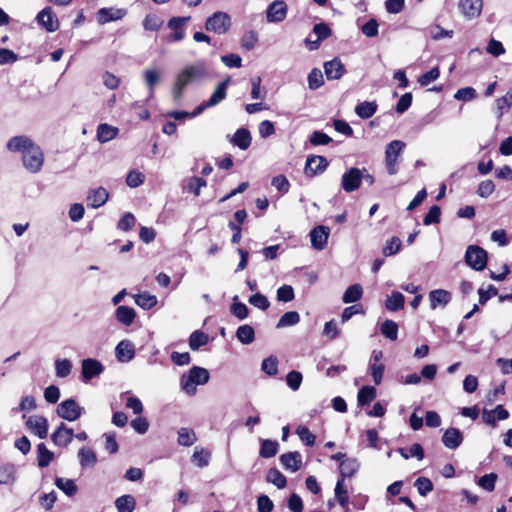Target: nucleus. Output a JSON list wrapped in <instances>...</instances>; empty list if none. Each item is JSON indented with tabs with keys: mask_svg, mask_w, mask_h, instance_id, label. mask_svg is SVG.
<instances>
[{
	"mask_svg": "<svg viewBox=\"0 0 512 512\" xmlns=\"http://www.w3.org/2000/svg\"><path fill=\"white\" fill-rule=\"evenodd\" d=\"M144 78L150 92V97H153L155 85L160 79L159 72L153 69L145 70Z\"/></svg>",
	"mask_w": 512,
	"mask_h": 512,
	"instance_id": "nucleus-54",
	"label": "nucleus"
},
{
	"mask_svg": "<svg viewBox=\"0 0 512 512\" xmlns=\"http://www.w3.org/2000/svg\"><path fill=\"white\" fill-rule=\"evenodd\" d=\"M163 24V21L154 14H148L143 22L144 28L148 31H157Z\"/></svg>",
	"mask_w": 512,
	"mask_h": 512,
	"instance_id": "nucleus-64",
	"label": "nucleus"
},
{
	"mask_svg": "<svg viewBox=\"0 0 512 512\" xmlns=\"http://www.w3.org/2000/svg\"><path fill=\"white\" fill-rule=\"evenodd\" d=\"M261 77L260 76H255L253 78H251V86H252V89H251V97L253 99H264L265 96H266V91L265 90H262L261 88Z\"/></svg>",
	"mask_w": 512,
	"mask_h": 512,
	"instance_id": "nucleus-58",
	"label": "nucleus"
},
{
	"mask_svg": "<svg viewBox=\"0 0 512 512\" xmlns=\"http://www.w3.org/2000/svg\"><path fill=\"white\" fill-rule=\"evenodd\" d=\"M251 134L250 131L246 128H239L230 139V142L240 148L241 150H246L251 145Z\"/></svg>",
	"mask_w": 512,
	"mask_h": 512,
	"instance_id": "nucleus-26",
	"label": "nucleus"
},
{
	"mask_svg": "<svg viewBox=\"0 0 512 512\" xmlns=\"http://www.w3.org/2000/svg\"><path fill=\"white\" fill-rule=\"evenodd\" d=\"M463 441V435L461 431L457 428H448L443 436L442 442L449 449L458 448Z\"/></svg>",
	"mask_w": 512,
	"mask_h": 512,
	"instance_id": "nucleus-24",
	"label": "nucleus"
},
{
	"mask_svg": "<svg viewBox=\"0 0 512 512\" xmlns=\"http://www.w3.org/2000/svg\"><path fill=\"white\" fill-rule=\"evenodd\" d=\"M313 32L317 35V39L315 40V45L310 46V50L317 49L320 42L331 34L330 28L325 23L316 24L313 28Z\"/></svg>",
	"mask_w": 512,
	"mask_h": 512,
	"instance_id": "nucleus-44",
	"label": "nucleus"
},
{
	"mask_svg": "<svg viewBox=\"0 0 512 512\" xmlns=\"http://www.w3.org/2000/svg\"><path fill=\"white\" fill-rule=\"evenodd\" d=\"M399 453L405 459L410 457H415L418 460H422L424 458V450L422 446L418 443L413 444L409 449L399 448Z\"/></svg>",
	"mask_w": 512,
	"mask_h": 512,
	"instance_id": "nucleus-47",
	"label": "nucleus"
},
{
	"mask_svg": "<svg viewBox=\"0 0 512 512\" xmlns=\"http://www.w3.org/2000/svg\"><path fill=\"white\" fill-rule=\"evenodd\" d=\"M211 454L205 449H196L192 455V461L200 468L209 465Z\"/></svg>",
	"mask_w": 512,
	"mask_h": 512,
	"instance_id": "nucleus-52",
	"label": "nucleus"
},
{
	"mask_svg": "<svg viewBox=\"0 0 512 512\" xmlns=\"http://www.w3.org/2000/svg\"><path fill=\"white\" fill-rule=\"evenodd\" d=\"M267 481L282 489L286 486V477L276 468H271L267 473Z\"/></svg>",
	"mask_w": 512,
	"mask_h": 512,
	"instance_id": "nucleus-48",
	"label": "nucleus"
},
{
	"mask_svg": "<svg viewBox=\"0 0 512 512\" xmlns=\"http://www.w3.org/2000/svg\"><path fill=\"white\" fill-rule=\"evenodd\" d=\"M405 298L400 292L394 291L386 299V308L390 311H397L403 308Z\"/></svg>",
	"mask_w": 512,
	"mask_h": 512,
	"instance_id": "nucleus-39",
	"label": "nucleus"
},
{
	"mask_svg": "<svg viewBox=\"0 0 512 512\" xmlns=\"http://www.w3.org/2000/svg\"><path fill=\"white\" fill-rule=\"evenodd\" d=\"M482 0H460L459 9L467 19L477 18L482 11Z\"/></svg>",
	"mask_w": 512,
	"mask_h": 512,
	"instance_id": "nucleus-16",
	"label": "nucleus"
},
{
	"mask_svg": "<svg viewBox=\"0 0 512 512\" xmlns=\"http://www.w3.org/2000/svg\"><path fill=\"white\" fill-rule=\"evenodd\" d=\"M280 462L286 470L296 472L302 464V456L299 452H288L280 456Z\"/></svg>",
	"mask_w": 512,
	"mask_h": 512,
	"instance_id": "nucleus-23",
	"label": "nucleus"
},
{
	"mask_svg": "<svg viewBox=\"0 0 512 512\" xmlns=\"http://www.w3.org/2000/svg\"><path fill=\"white\" fill-rule=\"evenodd\" d=\"M38 23L48 32H54L59 28V21L51 7H45L37 15Z\"/></svg>",
	"mask_w": 512,
	"mask_h": 512,
	"instance_id": "nucleus-13",
	"label": "nucleus"
},
{
	"mask_svg": "<svg viewBox=\"0 0 512 512\" xmlns=\"http://www.w3.org/2000/svg\"><path fill=\"white\" fill-rule=\"evenodd\" d=\"M401 247L400 238L394 236L390 240H388L383 248V254L385 256H392L396 254Z\"/></svg>",
	"mask_w": 512,
	"mask_h": 512,
	"instance_id": "nucleus-61",
	"label": "nucleus"
},
{
	"mask_svg": "<svg viewBox=\"0 0 512 512\" xmlns=\"http://www.w3.org/2000/svg\"><path fill=\"white\" fill-rule=\"evenodd\" d=\"M104 371V366L96 359L86 358L81 362V374L84 381H90Z\"/></svg>",
	"mask_w": 512,
	"mask_h": 512,
	"instance_id": "nucleus-10",
	"label": "nucleus"
},
{
	"mask_svg": "<svg viewBox=\"0 0 512 512\" xmlns=\"http://www.w3.org/2000/svg\"><path fill=\"white\" fill-rule=\"evenodd\" d=\"M236 338L244 345L251 344L255 339V332L252 326L241 325L236 330Z\"/></svg>",
	"mask_w": 512,
	"mask_h": 512,
	"instance_id": "nucleus-32",
	"label": "nucleus"
},
{
	"mask_svg": "<svg viewBox=\"0 0 512 512\" xmlns=\"http://www.w3.org/2000/svg\"><path fill=\"white\" fill-rule=\"evenodd\" d=\"M376 397V389L372 386L362 387L357 395L358 404L360 406L371 403Z\"/></svg>",
	"mask_w": 512,
	"mask_h": 512,
	"instance_id": "nucleus-41",
	"label": "nucleus"
},
{
	"mask_svg": "<svg viewBox=\"0 0 512 512\" xmlns=\"http://www.w3.org/2000/svg\"><path fill=\"white\" fill-rule=\"evenodd\" d=\"M343 479H339L335 487V497L342 508L347 509L348 507V494L347 490L343 487Z\"/></svg>",
	"mask_w": 512,
	"mask_h": 512,
	"instance_id": "nucleus-55",
	"label": "nucleus"
},
{
	"mask_svg": "<svg viewBox=\"0 0 512 512\" xmlns=\"http://www.w3.org/2000/svg\"><path fill=\"white\" fill-rule=\"evenodd\" d=\"M231 26V18L225 12H215L207 18L205 28L207 31H212L217 34L226 33Z\"/></svg>",
	"mask_w": 512,
	"mask_h": 512,
	"instance_id": "nucleus-5",
	"label": "nucleus"
},
{
	"mask_svg": "<svg viewBox=\"0 0 512 512\" xmlns=\"http://www.w3.org/2000/svg\"><path fill=\"white\" fill-rule=\"evenodd\" d=\"M53 458V452L48 450L44 443L37 445V462L39 467L45 468L49 466Z\"/></svg>",
	"mask_w": 512,
	"mask_h": 512,
	"instance_id": "nucleus-35",
	"label": "nucleus"
},
{
	"mask_svg": "<svg viewBox=\"0 0 512 512\" xmlns=\"http://www.w3.org/2000/svg\"><path fill=\"white\" fill-rule=\"evenodd\" d=\"M115 355L119 362L131 361L135 356L134 345L129 340L120 341L115 348Z\"/></svg>",
	"mask_w": 512,
	"mask_h": 512,
	"instance_id": "nucleus-20",
	"label": "nucleus"
},
{
	"mask_svg": "<svg viewBox=\"0 0 512 512\" xmlns=\"http://www.w3.org/2000/svg\"><path fill=\"white\" fill-rule=\"evenodd\" d=\"M287 15V6L283 1L272 2L266 11L267 21L270 23L282 22Z\"/></svg>",
	"mask_w": 512,
	"mask_h": 512,
	"instance_id": "nucleus-14",
	"label": "nucleus"
},
{
	"mask_svg": "<svg viewBox=\"0 0 512 512\" xmlns=\"http://www.w3.org/2000/svg\"><path fill=\"white\" fill-rule=\"evenodd\" d=\"M300 321V315L296 311H288L284 313L276 324L277 329L294 326Z\"/></svg>",
	"mask_w": 512,
	"mask_h": 512,
	"instance_id": "nucleus-38",
	"label": "nucleus"
},
{
	"mask_svg": "<svg viewBox=\"0 0 512 512\" xmlns=\"http://www.w3.org/2000/svg\"><path fill=\"white\" fill-rule=\"evenodd\" d=\"M135 303L143 309H151L157 304V297L148 293L134 296Z\"/></svg>",
	"mask_w": 512,
	"mask_h": 512,
	"instance_id": "nucleus-46",
	"label": "nucleus"
},
{
	"mask_svg": "<svg viewBox=\"0 0 512 512\" xmlns=\"http://www.w3.org/2000/svg\"><path fill=\"white\" fill-rule=\"evenodd\" d=\"M6 148L13 153L21 154L23 167L32 174H37L42 170L44 164V152L30 137L18 135L11 137Z\"/></svg>",
	"mask_w": 512,
	"mask_h": 512,
	"instance_id": "nucleus-1",
	"label": "nucleus"
},
{
	"mask_svg": "<svg viewBox=\"0 0 512 512\" xmlns=\"http://www.w3.org/2000/svg\"><path fill=\"white\" fill-rule=\"evenodd\" d=\"M359 468V463L355 459H345L340 463L341 479L353 476Z\"/></svg>",
	"mask_w": 512,
	"mask_h": 512,
	"instance_id": "nucleus-40",
	"label": "nucleus"
},
{
	"mask_svg": "<svg viewBox=\"0 0 512 512\" xmlns=\"http://www.w3.org/2000/svg\"><path fill=\"white\" fill-rule=\"evenodd\" d=\"M441 210L437 205H433L423 219V224L428 226L437 224L440 221Z\"/></svg>",
	"mask_w": 512,
	"mask_h": 512,
	"instance_id": "nucleus-60",
	"label": "nucleus"
},
{
	"mask_svg": "<svg viewBox=\"0 0 512 512\" xmlns=\"http://www.w3.org/2000/svg\"><path fill=\"white\" fill-rule=\"evenodd\" d=\"M451 299V293L444 289H435L429 292L430 308L432 310H435L438 307L444 308Z\"/></svg>",
	"mask_w": 512,
	"mask_h": 512,
	"instance_id": "nucleus-19",
	"label": "nucleus"
},
{
	"mask_svg": "<svg viewBox=\"0 0 512 512\" xmlns=\"http://www.w3.org/2000/svg\"><path fill=\"white\" fill-rule=\"evenodd\" d=\"M496 480L497 475L495 473L485 474L479 479L478 485L484 490L491 492L495 489Z\"/></svg>",
	"mask_w": 512,
	"mask_h": 512,
	"instance_id": "nucleus-62",
	"label": "nucleus"
},
{
	"mask_svg": "<svg viewBox=\"0 0 512 512\" xmlns=\"http://www.w3.org/2000/svg\"><path fill=\"white\" fill-rule=\"evenodd\" d=\"M119 129L117 127L108 125L106 123L100 124L97 128V139L101 143H106L113 140L118 135Z\"/></svg>",
	"mask_w": 512,
	"mask_h": 512,
	"instance_id": "nucleus-30",
	"label": "nucleus"
},
{
	"mask_svg": "<svg viewBox=\"0 0 512 512\" xmlns=\"http://www.w3.org/2000/svg\"><path fill=\"white\" fill-rule=\"evenodd\" d=\"M345 67L338 58L324 63V72L328 80H338L345 73Z\"/></svg>",
	"mask_w": 512,
	"mask_h": 512,
	"instance_id": "nucleus-21",
	"label": "nucleus"
},
{
	"mask_svg": "<svg viewBox=\"0 0 512 512\" xmlns=\"http://www.w3.org/2000/svg\"><path fill=\"white\" fill-rule=\"evenodd\" d=\"M383 357L382 351L373 350L371 355V362L369 364V371L376 385H379L382 381L385 366L381 363Z\"/></svg>",
	"mask_w": 512,
	"mask_h": 512,
	"instance_id": "nucleus-12",
	"label": "nucleus"
},
{
	"mask_svg": "<svg viewBox=\"0 0 512 512\" xmlns=\"http://www.w3.org/2000/svg\"><path fill=\"white\" fill-rule=\"evenodd\" d=\"M405 143L400 140L391 141L385 150V164L389 175H395L398 172V157L401 155Z\"/></svg>",
	"mask_w": 512,
	"mask_h": 512,
	"instance_id": "nucleus-4",
	"label": "nucleus"
},
{
	"mask_svg": "<svg viewBox=\"0 0 512 512\" xmlns=\"http://www.w3.org/2000/svg\"><path fill=\"white\" fill-rule=\"evenodd\" d=\"M55 485L68 496H73L77 492V485L72 479L57 477Z\"/></svg>",
	"mask_w": 512,
	"mask_h": 512,
	"instance_id": "nucleus-42",
	"label": "nucleus"
},
{
	"mask_svg": "<svg viewBox=\"0 0 512 512\" xmlns=\"http://www.w3.org/2000/svg\"><path fill=\"white\" fill-rule=\"evenodd\" d=\"M109 193L103 187L91 190L87 196V206L91 208H99L106 203Z\"/></svg>",
	"mask_w": 512,
	"mask_h": 512,
	"instance_id": "nucleus-22",
	"label": "nucleus"
},
{
	"mask_svg": "<svg viewBox=\"0 0 512 512\" xmlns=\"http://www.w3.org/2000/svg\"><path fill=\"white\" fill-rule=\"evenodd\" d=\"M115 316L118 322L123 325L129 326L133 323L136 312L133 308L128 306H119L116 309Z\"/></svg>",
	"mask_w": 512,
	"mask_h": 512,
	"instance_id": "nucleus-29",
	"label": "nucleus"
},
{
	"mask_svg": "<svg viewBox=\"0 0 512 512\" xmlns=\"http://www.w3.org/2000/svg\"><path fill=\"white\" fill-rule=\"evenodd\" d=\"M509 417V412L502 405H497L495 409L492 410H483V421L491 426L496 427L497 420H505Z\"/></svg>",
	"mask_w": 512,
	"mask_h": 512,
	"instance_id": "nucleus-18",
	"label": "nucleus"
},
{
	"mask_svg": "<svg viewBox=\"0 0 512 512\" xmlns=\"http://www.w3.org/2000/svg\"><path fill=\"white\" fill-rule=\"evenodd\" d=\"M330 235V228L324 225H319L313 228L310 233L311 246L316 250H323L327 245Z\"/></svg>",
	"mask_w": 512,
	"mask_h": 512,
	"instance_id": "nucleus-9",
	"label": "nucleus"
},
{
	"mask_svg": "<svg viewBox=\"0 0 512 512\" xmlns=\"http://www.w3.org/2000/svg\"><path fill=\"white\" fill-rule=\"evenodd\" d=\"M115 507L118 512H133L136 507V500L132 495H122L115 500Z\"/></svg>",
	"mask_w": 512,
	"mask_h": 512,
	"instance_id": "nucleus-31",
	"label": "nucleus"
},
{
	"mask_svg": "<svg viewBox=\"0 0 512 512\" xmlns=\"http://www.w3.org/2000/svg\"><path fill=\"white\" fill-rule=\"evenodd\" d=\"M17 479V468L12 463L0 465V485H11Z\"/></svg>",
	"mask_w": 512,
	"mask_h": 512,
	"instance_id": "nucleus-25",
	"label": "nucleus"
},
{
	"mask_svg": "<svg viewBox=\"0 0 512 512\" xmlns=\"http://www.w3.org/2000/svg\"><path fill=\"white\" fill-rule=\"evenodd\" d=\"M208 343V335L202 331L196 330L189 337V347L192 350H198Z\"/></svg>",
	"mask_w": 512,
	"mask_h": 512,
	"instance_id": "nucleus-43",
	"label": "nucleus"
},
{
	"mask_svg": "<svg viewBox=\"0 0 512 512\" xmlns=\"http://www.w3.org/2000/svg\"><path fill=\"white\" fill-rule=\"evenodd\" d=\"M210 77L209 70L205 60H198L194 63L184 66L177 74L172 88L174 99L182 96L186 86L194 82H201Z\"/></svg>",
	"mask_w": 512,
	"mask_h": 512,
	"instance_id": "nucleus-2",
	"label": "nucleus"
},
{
	"mask_svg": "<svg viewBox=\"0 0 512 512\" xmlns=\"http://www.w3.org/2000/svg\"><path fill=\"white\" fill-rule=\"evenodd\" d=\"M380 331L386 338L392 341L398 337V325L392 320H385L381 325Z\"/></svg>",
	"mask_w": 512,
	"mask_h": 512,
	"instance_id": "nucleus-45",
	"label": "nucleus"
},
{
	"mask_svg": "<svg viewBox=\"0 0 512 512\" xmlns=\"http://www.w3.org/2000/svg\"><path fill=\"white\" fill-rule=\"evenodd\" d=\"M197 441L195 432L187 427L178 430L177 442L181 446H192Z\"/></svg>",
	"mask_w": 512,
	"mask_h": 512,
	"instance_id": "nucleus-36",
	"label": "nucleus"
},
{
	"mask_svg": "<svg viewBox=\"0 0 512 512\" xmlns=\"http://www.w3.org/2000/svg\"><path fill=\"white\" fill-rule=\"evenodd\" d=\"M72 370V363L68 359H57L55 361L56 376L66 378Z\"/></svg>",
	"mask_w": 512,
	"mask_h": 512,
	"instance_id": "nucleus-51",
	"label": "nucleus"
},
{
	"mask_svg": "<svg viewBox=\"0 0 512 512\" xmlns=\"http://www.w3.org/2000/svg\"><path fill=\"white\" fill-rule=\"evenodd\" d=\"M74 437V431L72 428L66 426L65 423H61L55 432L51 435L52 442L57 446H68Z\"/></svg>",
	"mask_w": 512,
	"mask_h": 512,
	"instance_id": "nucleus-15",
	"label": "nucleus"
},
{
	"mask_svg": "<svg viewBox=\"0 0 512 512\" xmlns=\"http://www.w3.org/2000/svg\"><path fill=\"white\" fill-rule=\"evenodd\" d=\"M27 428L36 434L40 439H44L48 434V421L40 415H32L26 421Z\"/></svg>",
	"mask_w": 512,
	"mask_h": 512,
	"instance_id": "nucleus-11",
	"label": "nucleus"
},
{
	"mask_svg": "<svg viewBox=\"0 0 512 512\" xmlns=\"http://www.w3.org/2000/svg\"><path fill=\"white\" fill-rule=\"evenodd\" d=\"M465 262L474 270L481 271L487 264V252L477 245H470L465 253Z\"/></svg>",
	"mask_w": 512,
	"mask_h": 512,
	"instance_id": "nucleus-6",
	"label": "nucleus"
},
{
	"mask_svg": "<svg viewBox=\"0 0 512 512\" xmlns=\"http://www.w3.org/2000/svg\"><path fill=\"white\" fill-rule=\"evenodd\" d=\"M279 444L277 441L264 439L261 440V447L259 454L263 458H271L278 452Z\"/></svg>",
	"mask_w": 512,
	"mask_h": 512,
	"instance_id": "nucleus-37",
	"label": "nucleus"
},
{
	"mask_svg": "<svg viewBox=\"0 0 512 512\" xmlns=\"http://www.w3.org/2000/svg\"><path fill=\"white\" fill-rule=\"evenodd\" d=\"M210 375L207 369L193 366L188 373H185L180 378V387L188 395H194L197 391V385H204L209 381Z\"/></svg>",
	"mask_w": 512,
	"mask_h": 512,
	"instance_id": "nucleus-3",
	"label": "nucleus"
},
{
	"mask_svg": "<svg viewBox=\"0 0 512 512\" xmlns=\"http://www.w3.org/2000/svg\"><path fill=\"white\" fill-rule=\"evenodd\" d=\"M439 76H440L439 68L438 67H434L430 71L422 74L418 78V83L421 86H428L430 83H432L433 81L437 80L439 78Z\"/></svg>",
	"mask_w": 512,
	"mask_h": 512,
	"instance_id": "nucleus-59",
	"label": "nucleus"
},
{
	"mask_svg": "<svg viewBox=\"0 0 512 512\" xmlns=\"http://www.w3.org/2000/svg\"><path fill=\"white\" fill-rule=\"evenodd\" d=\"M477 97L476 90L472 87H464L458 89L455 94L454 98L459 101H472Z\"/></svg>",
	"mask_w": 512,
	"mask_h": 512,
	"instance_id": "nucleus-56",
	"label": "nucleus"
},
{
	"mask_svg": "<svg viewBox=\"0 0 512 512\" xmlns=\"http://www.w3.org/2000/svg\"><path fill=\"white\" fill-rule=\"evenodd\" d=\"M78 459L82 468L94 467L97 463L96 453L89 447H82L78 451Z\"/></svg>",
	"mask_w": 512,
	"mask_h": 512,
	"instance_id": "nucleus-28",
	"label": "nucleus"
},
{
	"mask_svg": "<svg viewBox=\"0 0 512 512\" xmlns=\"http://www.w3.org/2000/svg\"><path fill=\"white\" fill-rule=\"evenodd\" d=\"M414 486L417 488V491L421 496H426L433 490V483L426 477H419L415 481Z\"/></svg>",
	"mask_w": 512,
	"mask_h": 512,
	"instance_id": "nucleus-57",
	"label": "nucleus"
},
{
	"mask_svg": "<svg viewBox=\"0 0 512 512\" xmlns=\"http://www.w3.org/2000/svg\"><path fill=\"white\" fill-rule=\"evenodd\" d=\"M230 81L231 77H227L224 81L217 85L215 91L213 92L209 100H207V105H211V107L216 106L226 98L227 87Z\"/></svg>",
	"mask_w": 512,
	"mask_h": 512,
	"instance_id": "nucleus-27",
	"label": "nucleus"
},
{
	"mask_svg": "<svg viewBox=\"0 0 512 512\" xmlns=\"http://www.w3.org/2000/svg\"><path fill=\"white\" fill-rule=\"evenodd\" d=\"M363 295V289L360 284H353L349 286L342 297V301L346 304L354 303L361 299Z\"/></svg>",
	"mask_w": 512,
	"mask_h": 512,
	"instance_id": "nucleus-34",
	"label": "nucleus"
},
{
	"mask_svg": "<svg viewBox=\"0 0 512 512\" xmlns=\"http://www.w3.org/2000/svg\"><path fill=\"white\" fill-rule=\"evenodd\" d=\"M261 369L269 376H275L278 373V359L275 356H269L262 361Z\"/></svg>",
	"mask_w": 512,
	"mask_h": 512,
	"instance_id": "nucleus-53",
	"label": "nucleus"
},
{
	"mask_svg": "<svg viewBox=\"0 0 512 512\" xmlns=\"http://www.w3.org/2000/svg\"><path fill=\"white\" fill-rule=\"evenodd\" d=\"M328 162L323 156H309L305 164V173L308 176H315L318 173H322L326 170Z\"/></svg>",
	"mask_w": 512,
	"mask_h": 512,
	"instance_id": "nucleus-17",
	"label": "nucleus"
},
{
	"mask_svg": "<svg viewBox=\"0 0 512 512\" xmlns=\"http://www.w3.org/2000/svg\"><path fill=\"white\" fill-rule=\"evenodd\" d=\"M297 435L300 440L304 442L307 446H313L315 444V435L310 432V430L306 426H300L296 430Z\"/></svg>",
	"mask_w": 512,
	"mask_h": 512,
	"instance_id": "nucleus-63",
	"label": "nucleus"
},
{
	"mask_svg": "<svg viewBox=\"0 0 512 512\" xmlns=\"http://www.w3.org/2000/svg\"><path fill=\"white\" fill-rule=\"evenodd\" d=\"M324 84L323 74L320 69L313 68L308 74V87L316 90Z\"/></svg>",
	"mask_w": 512,
	"mask_h": 512,
	"instance_id": "nucleus-50",
	"label": "nucleus"
},
{
	"mask_svg": "<svg viewBox=\"0 0 512 512\" xmlns=\"http://www.w3.org/2000/svg\"><path fill=\"white\" fill-rule=\"evenodd\" d=\"M84 411L74 399L64 400L57 406L58 416L70 422L79 419Z\"/></svg>",
	"mask_w": 512,
	"mask_h": 512,
	"instance_id": "nucleus-7",
	"label": "nucleus"
},
{
	"mask_svg": "<svg viewBox=\"0 0 512 512\" xmlns=\"http://www.w3.org/2000/svg\"><path fill=\"white\" fill-rule=\"evenodd\" d=\"M377 111V104L376 102H361L355 107V113L358 117L362 119H368L372 117L375 112Z\"/></svg>",
	"mask_w": 512,
	"mask_h": 512,
	"instance_id": "nucleus-33",
	"label": "nucleus"
},
{
	"mask_svg": "<svg viewBox=\"0 0 512 512\" xmlns=\"http://www.w3.org/2000/svg\"><path fill=\"white\" fill-rule=\"evenodd\" d=\"M360 176L359 168H349L341 177L342 189L347 193L356 191L361 185Z\"/></svg>",
	"mask_w": 512,
	"mask_h": 512,
	"instance_id": "nucleus-8",
	"label": "nucleus"
},
{
	"mask_svg": "<svg viewBox=\"0 0 512 512\" xmlns=\"http://www.w3.org/2000/svg\"><path fill=\"white\" fill-rule=\"evenodd\" d=\"M122 17L120 10H114V9H108V8H102L98 12V21L101 24L117 20Z\"/></svg>",
	"mask_w": 512,
	"mask_h": 512,
	"instance_id": "nucleus-49",
	"label": "nucleus"
}]
</instances>
